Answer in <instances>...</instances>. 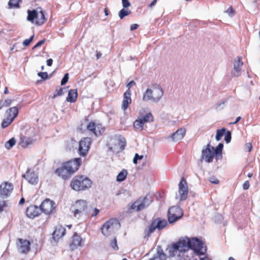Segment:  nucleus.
Instances as JSON below:
<instances>
[{"mask_svg": "<svg viewBox=\"0 0 260 260\" xmlns=\"http://www.w3.org/2000/svg\"><path fill=\"white\" fill-rule=\"evenodd\" d=\"M77 90L76 89H71L69 91L68 95L66 99V101L68 102L74 103L77 100Z\"/></svg>", "mask_w": 260, "mask_h": 260, "instance_id": "a878e982", "label": "nucleus"}, {"mask_svg": "<svg viewBox=\"0 0 260 260\" xmlns=\"http://www.w3.org/2000/svg\"><path fill=\"white\" fill-rule=\"evenodd\" d=\"M68 80H69V74L66 73L64 74L63 78L62 79V80L61 81V85L62 86V85H65L67 83Z\"/></svg>", "mask_w": 260, "mask_h": 260, "instance_id": "a18cd8bd", "label": "nucleus"}, {"mask_svg": "<svg viewBox=\"0 0 260 260\" xmlns=\"http://www.w3.org/2000/svg\"><path fill=\"white\" fill-rule=\"evenodd\" d=\"M178 193L176 195V199H178L180 201H183L187 199L188 193V188L187 183L183 177L181 178L178 184Z\"/></svg>", "mask_w": 260, "mask_h": 260, "instance_id": "1a4fd4ad", "label": "nucleus"}, {"mask_svg": "<svg viewBox=\"0 0 260 260\" xmlns=\"http://www.w3.org/2000/svg\"><path fill=\"white\" fill-rule=\"evenodd\" d=\"M120 226V223L117 219H111L103 225L101 228V231L104 235L109 236L118 230Z\"/></svg>", "mask_w": 260, "mask_h": 260, "instance_id": "0eeeda50", "label": "nucleus"}, {"mask_svg": "<svg viewBox=\"0 0 260 260\" xmlns=\"http://www.w3.org/2000/svg\"><path fill=\"white\" fill-rule=\"evenodd\" d=\"M65 229L61 225H58L56 226L55 231L53 233V239L55 240H58L63 236L65 235Z\"/></svg>", "mask_w": 260, "mask_h": 260, "instance_id": "b1692460", "label": "nucleus"}, {"mask_svg": "<svg viewBox=\"0 0 260 260\" xmlns=\"http://www.w3.org/2000/svg\"><path fill=\"white\" fill-rule=\"evenodd\" d=\"M13 190L12 183L4 182L0 185V198L3 199L9 197Z\"/></svg>", "mask_w": 260, "mask_h": 260, "instance_id": "dca6fc26", "label": "nucleus"}, {"mask_svg": "<svg viewBox=\"0 0 260 260\" xmlns=\"http://www.w3.org/2000/svg\"><path fill=\"white\" fill-rule=\"evenodd\" d=\"M133 162L135 164H137V163H138L137 158H136V157L135 156H134V157L133 158Z\"/></svg>", "mask_w": 260, "mask_h": 260, "instance_id": "338daca9", "label": "nucleus"}, {"mask_svg": "<svg viewBox=\"0 0 260 260\" xmlns=\"http://www.w3.org/2000/svg\"><path fill=\"white\" fill-rule=\"evenodd\" d=\"M150 260H166V256L162 250L158 249L157 253Z\"/></svg>", "mask_w": 260, "mask_h": 260, "instance_id": "7c9ffc66", "label": "nucleus"}, {"mask_svg": "<svg viewBox=\"0 0 260 260\" xmlns=\"http://www.w3.org/2000/svg\"><path fill=\"white\" fill-rule=\"evenodd\" d=\"M131 13V10L127 8L122 9L118 13V16L120 19H122L124 17L129 15Z\"/></svg>", "mask_w": 260, "mask_h": 260, "instance_id": "c9c22d12", "label": "nucleus"}, {"mask_svg": "<svg viewBox=\"0 0 260 260\" xmlns=\"http://www.w3.org/2000/svg\"><path fill=\"white\" fill-rule=\"evenodd\" d=\"M164 95L161 87L158 84L153 85L148 88L143 95V101L158 103Z\"/></svg>", "mask_w": 260, "mask_h": 260, "instance_id": "f03ea898", "label": "nucleus"}, {"mask_svg": "<svg viewBox=\"0 0 260 260\" xmlns=\"http://www.w3.org/2000/svg\"><path fill=\"white\" fill-rule=\"evenodd\" d=\"M111 247L115 250L118 249V246L117 244V240L116 238H114L110 242Z\"/></svg>", "mask_w": 260, "mask_h": 260, "instance_id": "a19ab883", "label": "nucleus"}, {"mask_svg": "<svg viewBox=\"0 0 260 260\" xmlns=\"http://www.w3.org/2000/svg\"><path fill=\"white\" fill-rule=\"evenodd\" d=\"M157 2V0H153L151 3L149 5L150 7H152L153 6H154Z\"/></svg>", "mask_w": 260, "mask_h": 260, "instance_id": "e2e57ef3", "label": "nucleus"}, {"mask_svg": "<svg viewBox=\"0 0 260 260\" xmlns=\"http://www.w3.org/2000/svg\"><path fill=\"white\" fill-rule=\"evenodd\" d=\"M249 187V183L248 181H245L243 184V188L244 190L248 189Z\"/></svg>", "mask_w": 260, "mask_h": 260, "instance_id": "5fc2aeb1", "label": "nucleus"}, {"mask_svg": "<svg viewBox=\"0 0 260 260\" xmlns=\"http://www.w3.org/2000/svg\"><path fill=\"white\" fill-rule=\"evenodd\" d=\"M245 148L246 150H247L248 152L251 151L252 148V145L251 143H247L245 144Z\"/></svg>", "mask_w": 260, "mask_h": 260, "instance_id": "8fccbe9b", "label": "nucleus"}, {"mask_svg": "<svg viewBox=\"0 0 260 260\" xmlns=\"http://www.w3.org/2000/svg\"><path fill=\"white\" fill-rule=\"evenodd\" d=\"M225 13L229 15L230 17H233L236 14V11L231 6L230 8L225 11Z\"/></svg>", "mask_w": 260, "mask_h": 260, "instance_id": "79ce46f5", "label": "nucleus"}, {"mask_svg": "<svg viewBox=\"0 0 260 260\" xmlns=\"http://www.w3.org/2000/svg\"><path fill=\"white\" fill-rule=\"evenodd\" d=\"M81 237L77 234H74L72 238V241L70 244V247L72 249H74L78 246H81Z\"/></svg>", "mask_w": 260, "mask_h": 260, "instance_id": "393cba45", "label": "nucleus"}, {"mask_svg": "<svg viewBox=\"0 0 260 260\" xmlns=\"http://www.w3.org/2000/svg\"><path fill=\"white\" fill-rule=\"evenodd\" d=\"M225 132L226 129L225 128L217 129L215 136L216 140L217 141H220L223 136L225 135Z\"/></svg>", "mask_w": 260, "mask_h": 260, "instance_id": "f704fd0d", "label": "nucleus"}, {"mask_svg": "<svg viewBox=\"0 0 260 260\" xmlns=\"http://www.w3.org/2000/svg\"><path fill=\"white\" fill-rule=\"evenodd\" d=\"M122 7L124 8H127L131 6V3L128 0H121Z\"/></svg>", "mask_w": 260, "mask_h": 260, "instance_id": "de8ad7c7", "label": "nucleus"}, {"mask_svg": "<svg viewBox=\"0 0 260 260\" xmlns=\"http://www.w3.org/2000/svg\"><path fill=\"white\" fill-rule=\"evenodd\" d=\"M144 124L142 122V120L139 117L134 121L133 123L134 127L136 129H140L142 131L143 129Z\"/></svg>", "mask_w": 260, "mask_h": 260, "instance_id": "473e14b6", "label": "nucleus"}, {"mask_svg": "<svg viewBox=\"0 0 260 260\" xmlns=\"http://www.w3.org/2000/svg\"><path fill=\"white\" fill-rule=\"evenodd\" d=\"M209 181L214 184H217L219 183V181L216 178L214 177H210L209 178Z\"/></svg>", "mask_w": 260, "mask_h": 260, "instance_id": "09e8293b", "label": "nucleus"}, {"mask_svg": "<svg viewBox=\"0 0 260 260\" xmlns=\"http://www.w3.org/2000/svg\"><path fill=\"white\" fill-rule=\"evenodd\" d=\"M19 0H10L8 5L10 8H17L19 7Z\"/></svg>", "mask_w": 260, "mask_h": 260, "instance_id": "58836bf2", "label": "nucleus"}, {"mask_svg": "<svg viewBox=\"0 0 260 260\" xmlns=\"http://www.w3.org/2000/svg\"><path fill=\"white\" fill-rule=\"evenodd\" d=\"M27 13V20L35 23L36 17L37 16V11L35 10L32 11L28 10Z\"/></svg>", "mask_w": 260, "mask_h": 260, "instance_id": "2f4dec72", "label": "nucleus"}, {"mask_svg": "<svg viewBox=\"0 0 260 260\" xmlns=\"http://www.w3.org/2000/svg\"><path fill=\"white\" fill-rule=\"evenodd\" d=\"M41 212L46 215H49L53 213L55 209V203L50 199H46L40 206Z\"/></svg>", "mask_w": 260, "mask_h": 260, "instance_id": "2eb2a0df", "label": "nucleus"}, {"mask_svg": "<svg viewBox=\"0 0 260 260\" xmlns=\"http://www.w3.org/2000/svg\"><path fill=\"white\" fill-rule=\"evenodd\" d=\"M138 117L142 120V121L144 124L153 121V117L152 114L150 112L146 113L145 115H143L141 113Z\"/></svg>", "mask_w": 260, "mask_h": 260, "instance_id": "cd10ccee", "label": "nucleus"}, {"mask_svg": "<svg viewBox=\"0 0 260 260\" xmlns=\"http://www.w3.org/2000/svg\"><path fill=\"white\" fill-rule=\"evenodd\" d=\"M15 144L16 140L13 138L6 142L5 146L7 149H10Z\"/></svg>", "mask_w": 260, "mask_h": 260, "instance_id": "e433bc0d", "label": "nucleus"}, {"mask_svg": "<svg viewBox=\"0 0 260 260\" xmlns=\"http://www.w3.org/2000/svg\"><path fill=\"white\" fill-rule=\"evenodd\" d=\"M224 140L226 143H229L231 142V133L230 131H227L226 133H225Z\"/></svg>", "mask_w": 260, "mask_h": 260, "instance_id": "c03bdc74", "label": "nucleus"}, {"mask_svg": "<svg viewBox=\"0 0 260 260\" xmlns=\"http://www.w3.org/2000/svg\"><path fill=\"white\" fill-rule=\"evenodd\" d=\"M102 56V53L96 51V56L97 59H99Z\"/></svg>", "mask_w": 260, "mask_h": 260, "instance_id": "0e129e2a", "label": "nucleus"}, {"mask_svg": "<svg viewBox=\"0 0 260 260\" xmlns=\"http://www.w3.org/2000/svg\"><path fill=\"white\" fill-rule=\"evenodd\" d=\"M189 238L184 237L179 239L176 243L174 244L172 247L173 253L171 255L184 257L185 253L189 250Z\"/></svg>", "mask_w": 260, "mask_h": 260, "instance_id": "7ed1b4c3", "label": "nucleus"}, {"mask_svg": "<svg viewBox=\"0 0 260 260\" xmlns=\"http://www.w3.org/2000/svg\"><path fill=\"white\" fill-rule=\"evenodd\" d=\"M139 26V25L137 24H133L131 26V30L133 31L136 29Z\"/></svg>", "mask_w": 260, "mask_h": 260, "instance_id": "13d9d810", "label": "nucleus"}, {"mask_svg": "<svg viewBox=\"0 0 260 260\" xmlns=\"http://www.w3.org/2000/svg\"><path fill=\"white\" fill-rule=\"evenodd\" d=\"M45 39L42 40L40 41L38 43H37L35 45V46L32 48V49H35V48H37L38 47L41 46V45H42L45 43Z\"/></svg>", "mask_w": 260, "mask_h": 260, "instance_id": "3c124183", "label": "nucleus"}, {"mask_svg": "<svg viewBox=\"0 0 260 260\" xmlns=\"http://www.w3.org/2000/svg\"><path fill=\"white\" fill-rule=\"evenodd\" d=\"M127 175V171L123 169L117 175L116 180L118 182H122L124 181Z\"/></svg>", "mask_w": 260, "mask_h": 260, "instance_id": "72a5a7b5", "label": "nucleus"}, {"mask_svg": "<svg viewBox=\"0 0 260 260\" xmlns=\"http://www.w3.org/2000/svg\"><path fill=\"white\" fill-rule=\"evenodd\" d=\"M183 215V210L179 206H173L168 210V221L170 223H173L180 219Z\"/></svg>", "mask_w": 260, "mask_h": 260, "instance_id": "9d476101", "label": "nucleus"}, {"mask_svg": "<svg viewBox=\"0 0 260 260\" xmlns=\"http://www.w3.org/2000/svg\"><path fill=\"white\" fill-rule=\"evenodd\" d=\"M22 177L31 184H36L38 182L39 179L38 175L33 170L30 169L27 170L26 174H23Z\"/></svg>", "mask_w": 260, "mask_h": 260, "instance_id": "6ab92c4d", "label": "nucleus"}, {"mask_svg": "<svg viewBox=\"0 0 260 260\" xmlns=\"http://www.w3.org/2000/svg\"><path fill=\"white\" fill-rule=\"evenodd\" d=\"M125 140L124 138H121L119 140L118 144L120 145V150H122L125 146Z\"/></svg>", "mask_w": 260, "mask_h": 260, "instance_id": "ea45409f", "label": "nucleus"}, {"mask_svg": "<svg viewBox=\"0 0 260 260\" xmlns=\"http://www.w3.org/2000/svg\"><path fill=\"white\" fill-rule=\"evenodd\" d=\"M80 158H76L64 163L62 166L56 170L57 175L64 179L69 178L76 171L81 164Z\"/></svg>", "mask_w": 260, "mask_h": 260, "instance_id": "f257e3e1", "label": "nucleus"}, {"mask_svg": "<svg viewBox=\"0 0 260 260\" xmlns=\"http://www.w3.org/2000/svg\"><path fill=\"white\" fill-rule=\"evenodd\" d=\"M40 207L36 205H30L26 209V215L30 218H34L40 215L41 213Z\"/></svg>", "mask_w": 260, "mask_h": 260, "instance_id": "412c9836", "label": "nucleus"}, {"mask_svg": "<svg viewBox=\"0 0 260 260\" xmlns=\"http://www.w3.org/2000/svg\"><path fill=\"white\" fill-rule=\"evenodd\" d=\"M131 90H127L124 93L122 101V108L125 110L132 102Z\"/></svg>", "mask_w": 260, "mask_h": 260, "instance_id": "5701e85b", "label": "nucleus"}, {"mask_svg": "<svg viewBox=\"0 0 260 260\" xmlns=\"http://www.w3.org/2000/svg\"><path fill=\"white\" fill-rule=\"evenodd\" d=\"M65 89H66L65 88L56 89L55 90V93H54L53 96H52V98L54 99L57 96L63 95L64 93L63 91V90H65Z\"/></svg>", "mask_w": 260, "mask_h": 260, "instance_id": "4c0bfd02", "label": "nucleus"}, {"mask_svg": "<svg viewBox=\"0 0 260 260\" xmlns=\"http://www.w3.org/2000/svg\"><path fill=\"white\" fill-rule=\"evenodd\" d=\"M34 38V35H32L28 39H26L23 41L22 44L25 46H28L29 45L30 43L33 40Z\"/></svg>", "mask_w": 260, "mask_h": 260, "instance_id": "37998d69", "label": "nucleus"}, {"mask_svg": "<svg viewBox=\"0 0 260 260\" xmlns=\"http://www.w3.org/2000/svg\"><path fill=\"white\" fill-rule=\"evenodd\" d=\"M214 150V147L211 146L210 143L208 144L206 148L202 149L201 159L207 163L212 162L214 155H215Z\"/></svg>", "mask_w": 260, "mask_h": 260, "instance_id": "ddd939ff", "label": "nucleus"}, {"mask_svg": "<svg viewBox=\"0 0 260 260\" xmlns=\"http://www.w3.org/2000/svg\"><path fill=\"white\" fill-rule=\"evenodd\" d=\"M152 198L150 196H146L144 198H140L137 200L131 206V208L136 211L142 210L151 204Z\"/></svg>", "mask_w": 260, "mask_h": 260, "instance_id": "6e6552de", "label": "nucleus"}, {"mask_svg": "<svg viewBox=\"0 0 260 260\" xmlns=\"http://www.w3.org/2000/svg\"><path fill=\"white\" fill-rule=\"evenodd\" d=\"M24 202H25L24 198H22L20 199L19 204V205H22V204H23L24 203Z\"/></svg>", "mask_w": 260, "mask_h": 260, "instance_id": "69168bd1", "label": "nucleus"}, {"mask_svg": "<svg viewBox=\"0 0 260 260\" xmlns=\"http://www.w3.org/2000/svg\"><path fill=\"white\" fill-rule=\"evenodd\" d=\"M70 185L76 191L83 190L91 187V181L84 176H77L72 180Z\"/></svg>", "mask_w": 260, "mask_h": 260, "instance_id": "20e7f679", "label": "nucleus"}, {"mask_svg": "<svg viewBox=\"0 0 260 260\" xmlns=\"http://www.w3.org/2000/svg\"><path fill=\"white\" fill-rule=\"evenodd\" d=\"M30 243L29 241L19 239V243L17 244L19 252L21 253H26L30 250Z\"/></svg>", "mask_w": 260, "mask_h": 260, "instance_id": "aec40b11", "label": "nucleus"}, {"mask_svg": "<svg viewBox=\"0 0 260 260\" xmlns=\"http://www.w3.org/2000/svg\"><path fill=\"white\" fill-rule=\"evenodd\" d=\"M46 62H47V65L48 66L50 67V66H52V64L53 60H52L51 58L48 59L47 60Z\"/></svg>", "mask_w": 260, "mask_h": 260, "instance_id": "bf43d9fd", "label": "nucleus"}, {"mask_svg": "<svg viewBox=\"0 0 260 260\" xmlns=\"http://www.w3.org/2000/svg\"><path fill=\"white\" fill-rule=\"evenodd\" d=\"M167 224L168 222L166 220L159 218H156L151 222L148 230L145 231V233L148 236L153 233L155 229L161 230L166 227Z\"/></svg>", "mask_w": 260, "mask_h": 260, "instance_id": "9b49d317", "label": "nucleus"}, {"mask_svg": "<svg viewBox=\"0 0 260 260\" xmlns=\"http://www.w3.org/2000/svg\"><path fill=\"white\" fill-rule=\"evenodd\" d=\"M189 250L198 256L204 255L207 250L204 243L199 238L193 237L189 238Z\"/></svg>", "mask_w": 260, "mask_h": 260, "instance_id": "423d86ee", "label": "nucleus"}, {"mask_svg": "<svg viewBox=\"0 0 260 260\" xmlns=\"http://www.w3.org/2000/svg\"><path fill=\"white\" fill-rule=\"evenodd\" d=\"M241 119L240 116H238L236 118V120L232 123V124H235L238 123Z\"/></svg>", "mask_w": 260, "mask_h": 260, "instance_id": "680f3d73", "label": "nucleus"}, {"mask_svg": "<svg viewBox=\"0 0 260 260\" xmlns=\"http://www.w3.org/2000/svg\"><path fill=\"white\" fill-rule=\"evenodd\" d=\"M38 75L43 80H46L48 79V74L47 72H39Z\"/></svg>", "mask_w": 260, "mask_h": 260, "instance_id": "49530a36", "label": "nucleus"}, {"mask_svg": "<svg viewBox=\"0 0 260 260\" xmlns=\"http://www.w3.org/2000/svg\"><path fill=\"white\" fill-rule=\"evenodd\" d=\"M104 12H105V15H106V16L108 15V10L107 8L105 9Z\"/></svg>", "mask_w": 260, "mask_h": 260, "instance_id": "774afa93", "label": "nucleus"}, {"mask_svg": "<svg viewBox=\"0 0 260 260\" xmlns=\"http://www.w3.org/2000/svg\"><path fill=\"white\" fill-rule=\"evenodd\" d=\"M91 144V139L88 137L84 138L79 142L78 154L81 156L87 155Z\"/></svg>", "mask_w": 260, "mask_h": 260, "instance_id": "4468645a", "label": "nucleus"}, {"mask_svg": "<svg viewBox=\"0 0 260 260\" xmlns=\"http://www.w3.org/2000/svg\"><path fill=\"white\" fill-rule=\"evenodd\" d=\"M93 213L91 214L92 216H96L99 213V210L97 208H94L92 209Z\"/></svg>", "mask_w": 260, "mask_h": 260, "instance_id": "4d7b16f0", "label": "nucleus"}, {"mask_svg": "<svg viewBox=\"0 0 260 260\" xmlns=\"http://www.w3.org/2000/svg\"><path fill=\"white\" fill-rule=\"evenodd\" d=\"M135 85V82L134 81H131L129 82L126 85V87H127V90H130V88Z\"/></svg>", "mask_w": 260, "mask_h": 260, "instance_id": "6e6d98bb", "label": "nucleus"}, {"mask_svg": "<svg viewBox=\"0 0 260 260\" xmlns=\"http://www.w3.org/2000/svg\"><path fill=\"white\" fill-rule=\"evenodd\" d=\"M18 113V110L16 107L10 108L7 111V118L3 120L1 125L2 127L4 128L9 125L17 116Z\"/></svg>", "mask_w": 260, "mask_h": 260, "instance_id": "f8f14e48", "label": "nucleus"}, {"mask_svg": "<svg viewBox=\"0 0 260 260\" xmlns=\"http://www.w3.org/2000/svg\"><path fill=\"white\" fill-rule=\"evenodd\" d=\"M72 213L74 216L79 218L83 216H87L89 211L88 209L87 203L84 200H78L72 208Z\"/></svg>", "mask_w": 260, "mask_h": 260, "instance_id": "39448f33", "label": "nucleus"}, {"mask_svg": "<svg viewBox=\"0 0 260 260\" xmlns=\"http://www.w3.org/2000/svg\"><path fill=\"white\" fill-rule=\"evenodd\" d=\"M33 140L31 138L25 136L21 138L20 144L23 147H26L32 144Z\"/></svg>", "mask_w": 260, "mask_h": 260, "instance_id": "c756f323", "label": "nucleus"}, {"mask_svg": "<svg viewBox=\"0 0 260 260\" xmlns=\"http://www.w3.org/2000/svg\"><path fill=\"white\" fill-rule=\"evenodd\" d=\"M88 131L93 133L95 136H98L102 134L104 131V128L100 123H96L94 122H90L87 126Z\"/></svg>", "mask_w": 260, "mask_h": 260, "instance_id": "a211bd4d", "label": "nucleus"}, {"mask_svg": "<svg viewBox=\"0 0 260 260\" xmlns=\"http://www.w3.org/2000/svg\"><path fill=\"white\" fill-rule=\"evenodd\" d=\"M11 103H12V100H11L7 99V100H6L4 101V105L5 106L8 107V106H9L11 105Z\"/></svg>", "mask_w": 260, "mask_h": 260, "instance_id": "864d4df0", "label": "nucleus"}, {"mask_svg": "<svg viewBox=\"0 0 260 260\" xmlns=\"http://www.w3.org/2000/svg\"><path fill=\"white\" fill-rule=\"evenodd\" d=\"M6 207V203L5 201L0 203V213L4 211V208Z\"/></svg>", "mask_w": 260, "mask_h": 260, "instance_id": "603ef678", "label": "nucleus"}, {"mask_svg": "<svg viewBox=\"0 0 260 260\" xmlns=\"http://www.w3.org/2000/svg\"><path fill=\"white\" fill-rule=\"evenodd\" d=\"M135 156L137 158L138 160H141L143 158V155H139L138 153H136Z\"/></svg>", "mask_w": 260, "mask_h": 260, "instance_id": "052dcab7", "label": "nucleus"}, {"mask_svg": "<svg viewBox=\"0 0 260 260\" xmlns=\"http://www.w3.org/2000/svg\"><path fill=\"white\" fill-rule=\"evenodd\" d=\"M243 64V62L241 56H238L235 59L233 63L234 68L231 71L232 76L239 77L241 75Z\"/></svg>", "mask_w": 260, "mask_h": 260, "instance_id": "f3484780", "label": "nucleus"}, {"mask_svg": "<svg viewBox=\"0 0 260 260\" xmlns=\"http://www.w3.org/2000/svg\"><path fill=\"white\" fill-rule=\"evenodd\" d=\"M223 148V144L219 143L214 150V152L215 154V158L216 161L221 159L222 158V151Z\"/></svg>", "mask_w": 260, "mask_h": 260, "instance_id": "bb28decb", "label": "nucleus"}, {"mask_svg": "<svg viewBox=\"0 0 260 260\" xmlns=\"http://www.w3.org/2000/svg\"><path fill=\"white\" fill-rule=\"evenodd\" d=\"M186 129L184 128H180L176 131V132L172 134L168 138L173 142H177L183 139L185 135Z\"/></svg>", "mask_w": 260, "mask_h": 260, "instance_id": "4be33fe9", "label": "nucleus"}, {"mask_svg": "<svg viewBox=\"0 0 260 260\" xmlns=\"http://www.w3.org/2000/svg\"><path fill=\"white\" fill-rule=\"evenodd\" d=\"M45 21V17L44 13L42 11L39 12L37 11V16H36L35 19V23L37 25L43 24Z\"/></svg>", "mask_w": 260, "mask_h": 260, "instance_id": "c85d7f7f", "label": "nucleus"}]
</instances>
